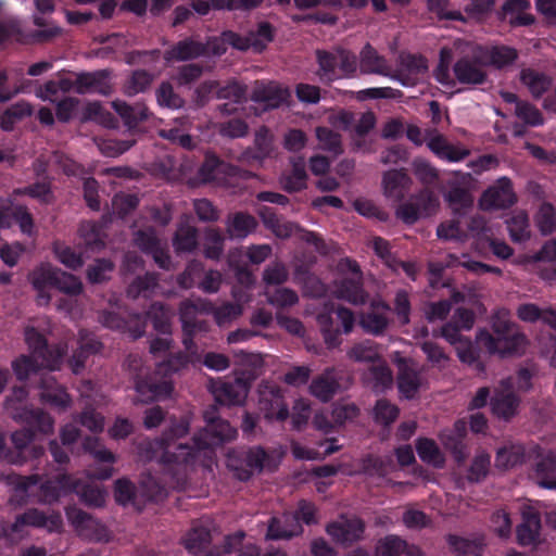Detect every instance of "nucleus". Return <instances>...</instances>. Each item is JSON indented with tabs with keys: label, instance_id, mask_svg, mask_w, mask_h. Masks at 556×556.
I'll list each match as a JSON object with an SVG mask.
<instances>
[{
	"label": "nucleus",
	"instance_id": "40",
	"mask_svg": "<svg viewBox=\"0 0 556 556\" xmlns=\"http://www.w3.org/2000/svg\"><path fill=\"white\" fill-rule=\"evenodd\" d=\"M226 174H229V164L219 159L216 154L207 152L203 163L199 167V177L203 181L210 182L217 179L219 175Z\"/></svg>",
	"mask_w": 556,
	"mask_h": 556
},
{
	"label": "nucleus",
	"instance_id": "15",
	"mask_svg": "<svg viewBox=\"0 0 556 556\" xmlns=\"http://www.w3.org/2000/svg\"><path fill=\"white\" fill-rule=\"evenodd\" d=\"M391 311L390 305L382 300L371 301L368 311L359 316L362 329L372 336H382L390 325L387 313Z\"/></svg>",
	"mask_w": 556,
	"mask_h": 556
},
{
	"label": "nucleus",
	"instance_id": "57",
	"mask_svg": "<svg viewBox=\"0 0 556 556\" xmlns=\"http://www.w3.org/2000/svg\"><path fill=\"white\" fill-rule=\"evenodd\" d=\"M400 415V408L387 399L377 400L374 407V420L383 427H390Z\"/></svg>",
	"mask_w": 556,
	"mask_h": 556
},
{
	"label": "nucleus",
	"instance_id": "24",
	"mask_svg": "<svg viewBox=\"0 0 556 556\" xmlns=\"http://www.w3.org/2000/svg\"><path fill=\"white\" fill-rule=\"evenodd\" d=\"M291 168L279 179L281 188L288 193L300 192L307 188L308 175L304 157L294 156L290 160Z\"/></svg>",
	"mask_w": 556,
	"mask_h": 556
},
{
	"label": "nucleus",
	"instance_id": "26",
	"mask_svg": "<svg viewBox=\"0 0 556 556\" xmlns=\"http://www.w3.org/2000/svg\"><path fill=\"white\" fill-rule=\"evenodd\" d=\"M84 448L91 454L97 462L108 464V466L94 470L92 476L99 480L111 478L114 471L111 465L115 462V455L97 438H87L84 441Z\"/></svg>",
	"mask_w": 556,
	"mask_h": 556
},
{
	"label": "nucleus",
	"instance_id": "55",
	"mask_svg": "<svg viewBox=\"0 0 556 556\" xmlns=\"http://www.w3.org/2000/svg\"><path fill=\"white\" fill-rule=\"evenodd\" d=\"M416 451L424 463L431 464L437 467H440L443 464L440 448L432 439L419 438L416 441Z\"/></svg>",
	"mask_w": 556,
	"mask_h": 556
},
{
	"label": "nucleus",
	"instance_id": "61",
	"mask_svg": "<svg viewBox=\"0 0 556 556\" xmlns=\"http://www.w3.org/2000/svg\"><path fill=\"white\" fill-rule=\"evenodd\" d=\"M507 230L514 242H523L530 238L529 218L526 213H518L506 220Z\"/></svg>",
	"mask_w": 556,
	"mask_h": 556
},
{
	"label": "nucleus",
	"instance_id": "59",
	"mask_svg": "<svg viewBox=\"0 0 556 556\" xmlns=\"http://www.w3.org/2000/svg\"><path fill=\"white\" fill-rule=\"evenodd\" d=\"M157 104L162 108L177 110L184 106L185 100L174 90L169 81H162L155 91Z\"/></svg>",
	"mask_w": 556,
	"mask_h": 556
},
{
	"label": "nucleus",
	"instance_id": "5",
	"mask_svg": "<svg viewBox=\"0 0 556 556\" xmlns=\"http://www.w3.org/2000/svg\"><path fill=\"white\" fill-rule=\"evenodd\" d=\"M338 323H340L342 327V332L346 334L350 333L355 324L354 313L350 308L339 306L317 315V324L328 349H336L342 342L340 338L341 330Z\"/></svg>",
	"mask_w": 556,
	"mask_h": 556
},
{
	"label": "nucleus",
	"instance_id": "2",
	"mask_svg": "<svg viewBox=\"0 0 556 556\" xmlns=\"http://www.w3.org/2000/svg\"><path fill=\"white\" fill-rule=\"evenodd\" d=\"M197 354L198 351L193 354L187 350L185 352L169 353L164 361L156 365L153 376L144 377L141 372V359L129 355L126 359V365L130 370L135 371V390L140 401L148 403L170 396L174 391L172 376L185 369Z\"/></svg>",
	"mask_w": 556,
	"mask_h": 556
},
{
	"label": "nucleus",
	"instance_id": "39",
	"mask_svg": "<svg viewBox=\"0 0 556 556\" xmlns=\"http://www.w3.org/2000/svg\"><path fill=\"white\" fill-rule=\"evenodd\" d=\"M520 80L526 85L533 98H541L552 86V78L532 68L522 70Z\"/></svg>",
	"mask_w": 556,
	"mask_h": 556
},
{
	"label": "nucleus",
	"instance_id": "14",
	"mask_svg": "<svg viewBox=\"0 0 556 556\" xmlns=\"http://www.w3.org/2000/svg\"><path fill=\"white\" fill-rule=\"evenodd\" d=\"M290 98L288 88L281 87L276 81L256 80L250 94L251 101L263 104L265 110H274L281 106Z\"/></svg>",
	"mask_w": 556,
	"mask_h": 556
},
{
	"label": "nucleus",
	"instance_id": "32",
	"mask_svg": "<svg viewBox=\"0 0 556 556\" xmlns=\"http://www.w3.org/2000/svg\"><path fill=\"white\" fill-rule=\"evenodd\" d=\"M112 108L121 116L128 129H135L141 122L149 118V109L144 103L129 105L125 101L115 100Z\"/></svg>",
	"mask_w": 556,
	"mask_h": 556
},
{
	"label": "nucleus",
	"instance_id": "3",
	"mask_svg": "<svg viewBox=\"0 0 556 556\" xmlns=\"http://www.w3.org/2000/svg\"><path fill=\"white\" fill-rule=\"evenodd\" d=\"M37 432L46 434L29 425H25V428L14 431L11 434L13 448L5 445L4 437L0 432V460L22 465L29 459L40 458L45 454V448L33 443Z\"/></svg>",
	"mask_w": 556,
	"mask_h": 556
},
{
	"label": "nucleus",
	"instance_id": "51",
	"mask_svg": "<svg viewBox=\"0 0 556 556\" xmlns=\"http://www.w3.org/2000/svg\"><path fill=\"white\" fill-rule=\"evenodd\" d=\"M248 36L252 42V49L255 52H262L274 40L275 28L269 22L263 21L257 24L255 29H251Z\"/></svg>",
	"mask_w": 556,
	"mask_h": 556
},
{
	"label": "nucleus",
	"instance_id": "28",
	"mask_svg": "<svg viewBox=\"0 0 556 556\" xmlns=\"http://www.w3.org/2000/svg\"><path fill=\"white\" fill-rule=\"evenodd\" d=\"M396 384L399 392L406 400H413L420 389V372L414 368L406 359H402L399 363Z\"/></svg>",
	"mask_w": 556,
	"mask_h": 556
},
{
	"label": "nucleus",
	"instance_id": "42",
	"mask_svg": "<svg viewBox=\"0 0 556 556\" xmlns=\"http://www.w3.org/2000/svg\"><path fill=\"white\" fill-rule=\"evenodd\" d=\"M31 114L33 108L28 102H16L9 106L0 116V128L4 131H11L18 121Z\"/></svg>",
	"mask_w": 556,
	"mask_h": 556
},
{
	"label": "nucleus",
	"instance_id": "9",
	"mask_svg": "<svg viewBox=\"0 0 556 556\" xmlns=\"http://www.w3.org/2000/svg\"><path fill=\"white\" fill-rule=\"evenodd\" d=\"M170 312L168 307L162 302H153L148 311L146 312V316L141 317L139 315L135 316L132 320L134 329L132 337L134 339H138L142 337L146 332L147 321H151L153 328L156 332L161 334L170 336L172 334V323H170Z\"/></svg>",
	"mask_w": 556,
	"mask_h": 556
},
{
	"label": "nucleus",
	"instance_id": "16",
	"mask_svg": "<svg viewBox=\"0 0 556 556\" xmlns=\"http://www.w3.org/2000/svg\"><path fill=\"white\" fill-rule=\"evenodd\" d=\"M427 60L422 55L408 53L400 58L399 67L392 72L390 78L404 87L415 86L419 76L427 71Z\"/></svg>",
	"mask_w": 556,
	"mask_h": 556
},
{
	"label": "nucleus",
	"instance_id": "23",
	"mask_svg": "<svg viewBox=\"0 0 556 556\" xmlns=\"http://www.w3.org/2000/svg\"><path fill=\"white\" fill-rule=\"evenodd\" d=\"M359 72L366 75L390 77L391 66L387 58L367 42L359 52Z\"/></svg>",
	"mask_w": 556,
	"mask_h": 556
},
{
	"label": "nucleus",
	"instance_id": "47",
	"mask_svg": "<svg viewBox=\"0 0 556 556\" xmlns=\"http://www.w3.org/2000/svg\"><path fill=\"white\" fill-rule=\"evenodd\" d=\"M77 489L73 493L79 495L83 503L91 507H101L105 503V492L98 485L91 483H83L75 478Z\"/></svg>",
	"mask_w": 556,
	"mask_h": 556
},
{
	"label": "nucleus",
	"instance_id": "64",
	"mask_svg": "<svg viewBox=\"0 0 556 556\" xmlns=\"http://www.w3.org/2000/svg\"><path fill=\"white\" fill-rule=\"evenodd\" d=\"M225 238L219 229L211 228L205 233L204 255L210 260H219L224 252Z\"/></svg>",
	"mask_w": 556,
	"mask_h": 556
},
{
	"label": "nucleus",
	"instance_id": "36",
	"mask_svg": "<svg viewBox=\"0 0 556 556\" xmlns=\"http://www.w3.org/2000/svg\"><path fill=\"white\" fill-rule=\"evenodd\" d=\"M534 476L540 486L556 490V463L549 451L536 462Z\"/></svg>",
	"mask_w": 556,
	"mask_h": 556
},
{
	"label": "nucleus",
	"instance_id": "50",
	"mask_svg": "<svg viewBox=\"0 0 556 556\" xmlns=\"http://www.w3.org/2000/svg\"><path fill=\"white\" fill-rule=\"evenodd\" d=\"M491 468V456L481 451L475 455L467 470L466 479L470 483H480L488 477Z\"/></svg>",
	"mask_w": 556,
	"mask_h": 556
},
{
	"label": "nucleus",
	"instance_id": "6",
	"mask_svg": "<svg viewBox=\"0 0 556 556\" xmlns=\"http://www.w3.org/2000/svg\"><path fill=\"white\" fill-rule=\"evenodd\" d=\"M25 341L33 353V357L40 359L41 366L50 370L59 369L66 355L63 344H49L46 337L37 329L29 327L25 330Z\"/></svg>",
	"mask_w": 556,
	"mask_h": 556
},
{
	"label": "nucleus",
	"instance_id": "63",
	"mask_svg": "<svg viewBox=\"0 0 556 556\" xmlns=\"http://www.w3.org/2000/svg\"><path fill=\"white\" fill-rule=\"evenodd\" d=\"M85 245L91 250H100L105 243L101 238V227L94 222H84L78 229Z\"/></svg>",
	"mask_w": 556,
	"mask_h": 556
},
{
	"label": "nucleus",
	"instance_id": "44",
	"mask_svg": "<svg viewBox=\"0 0 556 556\" xmlns=\"http://www.w3.org/2000/svg\"><path fill=\"white\" fill-rule=\"evenodd\" d=\"M526 451L522 445L513 444L500 448L496 453L495 465L497 468L508 469L525 462Z\"/></svg>",
	"mask_w": 556,
	"mask_h": 556
},
{
	"label": "nucleus",
	"instance_id": "58",
	"mask_svg": "<svg viewBox=\"0 0 556 556\" xmlns=\"http://www.w3.org/2000/svg\"><path fill=\"white\" fill-rule=\"evenodd\" d=\"M441 441L445 450H447L454 460L460 465L467 458V445L465 438L462 434H453L451 432H444L441 434Z\"/></svg>",
	"mask_w": 556,
	"mask_h": 556
},
{
	"label": "nucleus",
	"instance_id": "33",
	"mask_svg": "<svg viewBox=\"0 0 556 556\" xmlns=\"http://www.w3.org/2000/svg\"><path fill=\"white\" fill-rule=\"evenodd\" d=\"M139 500L141 508L147 502H162L167 496L165 486L152 475H142L139 485Z\"/></svg>",
	"mask_w": 556,
	"mask_h": 556
},
{
	"label": "nucleus",
	"instance_id": "12",
	"mask_svg": "<svg viewBox=\"0 0 556 556\" xmlns=\"http://www.w3.org/2000/svg\"><path fill=\"white\" fill-rule=\"evenodd\" d=\"M198 306L191 301H182L179 305V319L182 326V344L185 350L195 353L198 350L194 343V336L198 332L207 330V323L198 319Z\"/></svg>",
	"mask_w": 556,
	"mask_h": 556
},
{
	"label": "nucleus",
	"instance_id": "31",
	"mask_svg": "<svg viewBox=\"0 0 556 556\" xmlns=\"http://www.w3.org/2000/svg\"><path fill=\"white\" fill-rule=\"evenodd\" d=\"M531 8L530 0H506L502 7L503 13L509 16L511 27L530 26L535 17L527 11Z\"/></svg>",
	"mask_w": 556,
	"mask_h": 556
},
{
	"label": "nucleus",
	"instance_id": "10",
	"mask_svg": "<svg viewBox=\"0 0 556 556\" xmlns=\"http://www.w3.org/2000/svg\"><path fill=\"white\" fill-rule=\"evenodd\" d=\"M258 406L267 420L283 421L289 417L288 405L279 387L261 384L258 389Z\"/></svg>",
	"mask_w": 556,
	"mask_h": 556
},
{
	"label": "nucleus",
	"instance_id": "1",
	"mask_svg": "<svg viewBox=\"0 0 556 556\" xmlns=\"http://www.w3.org/2000/svg\"><path fill=\"white\" fill-rule=\"evenodd\" d=\"M204 418L206 427L194 433L190 442H178L188 434L190 429L189 419L186 417L173 418L170 425L155 441V445L161 451L160 463L176 477L177 482L186 476L187 465L194 464L201 455L204 458H211L216 446L232 441L237 435L236 428L227 420L211 416L208 412L205 413Z\"/></svg>",
	"mask_w": 556,
	"mask_h": 556
},
{
	"label": "nucleus",
	"instance_id": "53",
	"mask_svg": "<svg viewBox=\"0 0 556 556\" xmlns=\"http://www.w3.org/2000/svg\"><path fill=\"white\" fill-rule=\"evenodd\" d=\"M173 245L178 253L193 251L198 245L197 228L181 225L174 236Z\"/></svg>",
	"mask_w": 556,
	"mask_h": 556
},
{
	"label": "nucleus",
	"instance_id": "7",
	"mask_svg": "<svg viewBox=\"0 0 556 556\" xmlns=\"http://www.w3.org/2000/svg\"><path fill=\"white\" fill-rule=\"evenodd\" d=\"M521 399L514 391L511 378L502 379L500 388L495 390L494 395L490 399L492 414L505 421L517 415Z\"/></svg>",
	"mask_w": 556,
	"mask_h": 556
},
{
	"label": "nucleus",
	"instance_id": "43",
	"mask_svg": "<svg viewBox=\"0 0 556 556\" xmlns=\"http://www.w3.org/2000/svg\"><path fill=\"white\" fill-rule=\"evenodd\" d=\"M393 463L390 457L383 458L374 454H367L362 458V472L368 477L384 478L389 473Z\"/></svg>",
	"mask_w": 556,
	"mask_h": 556
},
{
	"label": "nucleus",
	"instance_id": "38",
	"mask_svg": "<svg viewBox=\"0 0 556 556\" xmlns=\"http://www.w3.org/2000/svg\"><path fill=\"white\" fill-rule=\"evenodd\" d=\"M211 541V531L206 527L193 526L184 536L182 544L189 554L198 555L210 546Z\"/></svg>",
	"mask_w": 556,
	"mask_h": 556
},
{
	"label": "nucleus",
	"instance_id": "8",
	"mask_svg": "<svg viewBox=\"0 0 556 556\" xmlns=\"http://www.w3.org/2000/svg\"><path fill=\"white\" fill-rule=\"evenodd\" d=\"M478 340L490 354H498L503 357L521 354L527 344L526 336L518 330L504 337H494L483 330L479 333Z\"/></svg>",
	"mask_w": 556,
	"mask_h": 556
},
{
	"label": "nucleus",
	"instance_id": "37",
	"mask_svg": "<svg viewBox=\"0 0 556 556\" xmlns=\"http://www.w3.org/2000/svg\"><path fill=\"white\" fill-rule=\"evenodd\" d=\"M257 227V220L251 214L237 212L228 218L227 233L230 238L243 239Z\"/></svg>",
	"mask_w": 556,
	"mask_h": 556
},
{
	"label": "nucleus",
	"instance_id": "11",
	"mask_svg": "<svg viewBox=\"0 0 556 556\" xmlns=\"http://www.w3.org/2000/svg\"><path fill=\"white\" fill-rule=\"evenodd\" d=\"M268 454L262 446L249 447L237 458L229 459V467L240 481H249L255 471L261 472Z\"/></svg>",
	"mask_w": 556,
	"mask_h": 556
},
{
	"label": "nucleus",
	"instance_id": "13",
	"mask_svg": "<svg viewBox=\"0 0 556 556\" xmlns=\"http://www.w3.org/2000/svg\"><path fill=\"white\" fill-rule=\"evenodd\" d=\"M517 202L513 182L508 177H501L489 187L481 197L480 203L484 210L511 207Z\"/></svg>",
	"mask_w": 556,
	"mask_h": 556
},
{
	"label": "nucleus",
	"instance_id": "52",
	"mask_svg": "<svg viewBox=\"0 0 556 556\" xmlns=\"http://www.w3.org/2000/svg\"><path fill=\"white\" fill-rule=\"evenodd\" d=\"M407 547V542L395 534H388L378 540L375 556H401Z\"/></svg>",
	"mask_w": 556,
	"mask_h": 556
},
{
	"label": "nucleus",
	"instance_id": "60",
	"mask_svg": "<svg viewBox=\"0 0 556 556\" xmlns=\"http://www.w3.org/2000/svg\"><path fill=\"white\" fill-rule=\"evenodd\" d=\"M339 383L329 377L319 376L315 378L311 386V393L323 402H329L337 393Z\"/></svg>",
	"mask_w": 556,
	"mask_h": 556
},
{
	"label": "nucleus",
	"instance_id": "41",
	"mask_svg": "<svg viewBox=\"0 0 556 556\" xmlns=\"http://www.w3.org/2000/svg\"><path fill=\"white\" fill-rule=\"evenodd\" d=\"M114 497L119 505L126 506L131 504L141 510L138 488L127 478H121L115 481Z\"/></svg>",
	"mask_w": 556,
	"mask_h": 556
},
{
	"label": "nucleus",
	"instance_id": "29",
	"mask_svg": "<svg viewBox=\"0 0 556 556\" xmlns=\"http://www.w3.org/2000/svg\"><path fill=\"white\" fill-rule=\"evenodd\" d=\"M201 56H206V49L203 42L197 41L192 37H188L184 40L178 41L164 53V59L167 62H182L194 60Z\"/></svg>",
	"mask_w": 556,
	"mask_h": 556
},
{
	"label": "nucleus",
	"instance_id": "20",
	"mask_svg": "<svg viewBox=\"0 0 556 556\" xmlns=\"http://www.w3.org/2000/svg\"><path fill=\"white\" fill-rule=\"evenodd\" d=\"M38 388L40 390V400L43 403L62 409L71 405V397L66 389L61 386L52 375L42 374L38 382Z\"/></svg>",
	"mask_w": 556,
	"mask_h": 556
},
{
	"label": "nucleus",
	"instance_id": "25",
	"mask_svg": "<svg viewBox=\"0 0 556 556\" xmlns=\"http://www.w3.org/2000/svg\"><path fill=\"white\" fill-rule=\"evenodd\" d=\"M303 533V527L291 513L269 520L266 538L269 540H288Z\"/></svg>",
	"mask_w": 556,
	"mask_h": 556
},
{
	"label": "nucleus",
	"instance_id": "22",
	"mask_svg": "<svg viewBox=\"0 0 556 556\" xmlns=\"http://www.w3.org/2000/svg\"><path fill=\"white\" fill-rule=\"evenodd\" d=\"M326 530L337 542L352 544L362 540L365 532V522L361 518L354 517L342 522H331Z\"/></svg>",
	"mask_w": 556,
	"mask_h": 556
},
{
	"label": "nucleus",
	"instance_id": "48",
	"mask_svg": "<svg viewBox=\"0 0 556 556\" xmlns=\"http://www.w3.org/2000/svg\"><path fill=\"white\" fill-rule=\"evenodd\" d=\"M52 251L58 261L72 270H77L84 265L83 255L62 241H54Z\"/></svg>",
	"mask_w": 556,
	"mask_h": 556
},
{
	"label": "nucleus",
	"instance_id": "56",
	"mask_svg": "<svg viewBox=\"0 0 556 556\" xmlns=\"http://www.w3.org/2000/svg\"><path fill=\"white\" fill-rule=\"evenodd\" d=\"M316 138L319 142L320 149L339 155L343 152L341 135L333 129L326 126H318L316 128Z\"/></svg>",
	"mask_w": 556,
	"mask_h": 556
},
{
	"label": "nucleus",
	"instance_id": "19",
	"mask_svg": "<svg viewBox=\"0 0 556 556\" xmlns=\"http://www.w3.org/2000/svg\"><path fill=\"white\" fill-rule=\"evenodd\" d=\"M109 77L110 72L108 70L78 73L75 79V91L78 94L97 92L102 96H109L112 91Z\"/></svg>",
	"mask_w": 556,
	"mask_h": 556
},
{
	"label": "nucleus",
	"instance_id": "46",
	"mask_svg": "<svg viewBox=\"0 0 556 556\" xmlns=\"http://www.w3.org/2000/svg\"><path fill=\"white\" fill-rule=\"evenodd\" d=\"M446 542L456 556H479L483 547L480 540H470L456 534H448L446 536Z\"/></svg>",
	"mask_w": 556,
	"mask_h": 556
},
{
	"label": "nucleus",
	"instance_id": "54",
	"mask_svg": "<svg viewBox=\"0 0 556 556\" xmlns=\"http://www.w3.org/2000/svg\"><path fill=\"white\" fill-rule=\"evenodd\" d=\"M154 80V75L147 70H135L126 80L125 93L135 96L147 91Z\"/></svg>",
	"mask_w": 556,
	"mask_h": 556
},
{
	"label": "nucleus",
	"instance_id": "17",
	"mask_svg": "<svg viewBox=\"0 0 556 556\" xmlns=\"http://www.w3.org/2000/svg\"><path fill=\"white\" fill-rule=\"evenodd\" d=\"M77 489L75 478L68 473H60L48 479L39 485V500L46 504L58 502L62 496L73 493Z\"/></svg>",
	"mask_w": 556,
	"mask_h": 556
},
{
	"label": "nucleus",
	"instance_id": "49",
	"mask_svg": "<svg viewBox=\"0 0 556 556\" xmlns=\"http://www.w3.org/2000/svg\"><path fill=\"white\" fill-rule=\"evenodd\" d=\"M115 269L114 263L109 258H97L87 267L86 277L92 285H100L111 279Z\"/></svg>",
	"mask_w": 556,
	"mask_h": 556
},
{
	"label": "nucleus",
	"instance_id": "45",
	"mask_svg": "<svg viewBox=\"0 0 556 556\" xmlns=\"http://www.w3.org/2000/svg\"><path fill=\"white\" fill-rule=\"evenodd\" d=\"M159 283V274L146 273L142 276H137L131 283L127 287V296L137 299L140 295H150Z\"/></svg>",
	"mask_w": 556,
	"mask_h": 556
},
{
	"label": "nucleus",
	"instance_id": "30",
	"mask_svg": "<svg viewBox=\"0 0 556 556\" xmlns=\"http://www.w3.org/2000/svg\"><path fill=\"white\" fill-rule=\"evenodd\" d=\"M541 531V516L534 510L522 513V522L516 529L519 545L529 546L535 544Z\"/></svg>",
	"mask_w": 556,
	"mask_h": 556
},
{
	"label": "nucleus",
	"instance_id": "18",
	"mask_svg": "<svg viewBox=\"0 0 556 556\" xmlns=\"http://www.w3.org/2000/svg\"><path fill=\"white\" fill-rule=\"evenodd\" d=\"M249 384L242 378L220 381L213 387L215 401L225 406L241 405L248 395Z\"/></svg>",
	"mask_w": 556,
	"mask_h": 556
},
{
	"label": "nucleus",
	"instance_id": "35",
	"mask_svg": "<svg viewBox=\"0 0 556 556\" xmlns=\"http://www.w3.org/2000/svg\"><path fill=\"white\" fill-rule=\"evenodd\" d=\"M264 226L271 230L279 238H288L292 235L294 225L289 222H283L270 207L263 205L257 211Z\"/></svg>",
	"mask_w": 556,
	"mask_h": 556
},
{
	"label": "nucleus",
	"instance_id": "21",
	"mask_svg": "<svg viewBox=\"0 0 556 556\" xmlns=\"http://www.w3.org/2000/svg\"><path fill=\"white\" fill-rule=\"evenodd\" d=\"M453 72L463 85H481L486 80V73L476 56H462L455 62Z\"/></svg>",
	"mask_w": 556,
	"mask_h": 556
},
{
	"label": "nucleus",
	"instance_id": "34",
	"mask_svg": "<svg viewBox=\"0 0 556 556\" xmlns=\"http://www.w3.org/2000/svg\"><path fill=\"white\" fill-rule=\"evenodd\" d=\"M338 298L354 305L364 304L368 294L363 288L362 277L344 278L337 287Z\"/></svg>",
	"mask_w": 556,
	"mask_h": 556
},
{
	"label": "nucleus",
	"instance_id": "4",
	"mask_svg": "<svg viewBox=\"0 0 556 556\" xmlns=\"http://www.w3.org/2000/svg\"><path fill=\"white\" fill-rule=\"evenodd\" d=\"M28 396L26 387H14L12 393L5 400V408L10 416L24 425H29L45 433H51L54 427L53 418L41 408L26 405Z\"/></svg>",
	"mask_w": 556,
	"mask_h": 556
},
{
	"label": "nucleus",
	"instance_id": "27",
	"mask_svg": "<svg viewBox=\"0 0 556 556\" xmlns=\"http://www.w3.org/2000/svg\"><path fill=\"white\" fill-rule=\"evenodd\" d=\"M412 179L405 168L390 169L383 174L382 186L384 194L395 201H402L408 192Z\"/></svg>",
	"mask_w": 556,
	"mask_h": 556
},
{
	"label": "nucleus",
	"instance_id": "62",
	"mask_svg": "<svg viewBox=\"0 0 556 556\" xmlns=\"http://www.w3.org/2000/svg\"><path fill=\"white\" fill-rule=\"evenodd\" d=\"M422 218L433 215L439 207V199L430 188H422L412 197Z\"/></svg>",
	"mask_w": 556,
	"mask_h": 556
}]
</instances>
